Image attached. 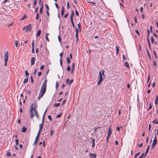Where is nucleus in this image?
Here are the masks:
<instances>
[{"label": "nucleus", "mask_w": 158, "mask_h": 158, "mask_svg": "<svg viewBox=\"0 0 158 158\" xmlns=\"http://www.w3.org/2000/svg\"><path fill=\"white\" fill-rule=\"evenodd\" d=\"M46 110L45 111L44 113L43 114V116L42 117V123L41 124H40L39 125V128L40 129H43V125L44 122V117L46 113Z\"/></svg>", "instance_id": "39448f33"}, {"label": "nucleus", "mask_w": 158, "mask_h": 158, "mask_svg": "<svg viewBox=\"0 0 158 158\" xmlns=\"http://www.w3.org/2000/svg\"><path fill=\"white\" fill-rule=\"evenodd\" d=\"M74 68H75V64L74 63H73L72 64V69H74Z\"/></svg>", "instance_id": "09e8293b"}, {"label": "nucleus", "mask_w": 158, "mask_h": 158, "mask_svg": "<svg viewBox=\"0 0 158 158\" xmlns=\"http://www.w3.org/2000/svg\"><path fill=\"white\" fill-rule=\"evenodd\" d=\"M155 104L157 105L158 104V96L157 95L156 96V100L155 101Z\"/></svg>", "instance_id": "412c9836"}, {"label": "nucleus", "mask_w": 158, "mask_h": 158, "mask_svg": "<svg viewBox=\"0 0 158 158\" xmlns=\"http://www.w3.org/2000/svg\"><path fill=\"white\" fill-rule=\"evenodd\" d=\"M67 62L68 64H69L70 63V60L68 57H67Z\"/></svg>", "instance_id": "c03bdc74"}, {"label": "nucleus", "mask_w": 158, "mask_h": 158, "mask_svg": "<svg viewBox=\"0 0 158 158\" xmlns=\"http://www.w3.org/2000/svg\"><path fill=\"white\" fill-rule=\"evenodd\" d=\"M90 156L91 158H96V155L95 154H90Z\"/></svg>", "instance_id": "4468645a"}, {"label": "nucleus", "mask_w": 158, "mask_h": 158, "mask_svg": "<svg viewBox=\"0 0 158 158\" xmlns=\"http://www.w3.org/2000/svg\"><path fill=\"white\" fill-rule=\"evenodd\" d=\"M47 82V80H45V81H44V83H43L42 85L47 86V85H46Z\"/></svg>", "instance_id": "c85d7f7f"}, {"label": "nucleus", "mask_w": 158, "mask_h": 158, "mask_svg": "<svg viewBox=\"0 0 158 158\" xmlns=\"http://www.w3.org/2000/svg\"><path fill=\"white\" fill-rule=\"evenodd\" d=\"M46 40H47L49 42V39H48V36L49 35V34H48V33H46Z\"/></svg>", "instance_id": "c756f323"}, {"label": "nucleus", "mask_w": 158, "mask_h": 158, "mask_svg": "<svg viewBox=\"0 0 158 158\" xmlns=\"http://www.w3.org/2000/svg\"><path fill=\"white\" fill-rule=\"evenodd\" d=\"M99 80L102 81V75H99Z\"/></svg>", "instance_id": "5fc2aeb1"}, {"label": "nucleus", "mask_w": 158, "mask_h": 158, "mask_svg": "<svg viewBox=\"0 0 158 158\" xmlns=\"http://www.w3.org/2000/svg\"><path fill=\"white\" fill-rule=\"evenodd\" d=\"M143 146V143H141V144H139L138 145V147H139V148H141Z\"/></svg>", "instance_id": "69168bd1"}, {"label": "nucleus", "mask_w": 158, "mask_h": 158, "mask_svg": "<svg viewBox=\"0 0 158 158\" xmlns=\"http://www.w3.org/2000/svg\"><path fill=\"white\" fill-rule=\"evenodd\" d=\"M104 70L103 69L102 70L100 71L99 72V75H102L105 76L104 74Z\"/></svg>", "instance_id": "2eb2a0df"}, {"label": "nucleus", "mask_w": 158, "mask_h": 158, "mask_svg": "<svg viewBox=\"0 0 158 158\" xmlns=\"http://www.w3.org/2000/svg\"><path fill=\"white\" fill-rule=\"evenodd\" d=\"M58 37L59 41L60 43L61 42V38L60 36V35H58Z\"/></svg>", "instance_id": "864d4df0"}, {"label": "nucleus", "mask_w": 158, "mask_h": 158, "mask_svg": "<svg viewBox=\"0 0 158 158\" xmlns=\"http://www.w3.org/2000/svg\"><path fill=\"white\" fill-rule=\"evenodd\" d=\"M157 139L156 135L155 134L154 139L153 140V143L152 145V147L151 148L152 149L154 148L155 146L157 144Z\"/></svg>", "instance_id": "423d86ee"}, {"label": "nucleus", "mask_w": 158, "mask_h": 158, "mask_svg": "<svg viewBox=\"0 0 158 158\" xmlns=\"http://www.w3.org/2000/svg\"><path fill=\"white\" fill-rule=\"evenodd\" d=\"M11 153L10 152H8L6 153V156H7L9 157L10 156Z\"/></svg>", "instance_id": "f704fd0d"}, {"label": "nucleus", "mask_w": 158, "mask_h": 158, "mask_svg": "<svg viewBox=\"0 0 158 158\" xmlns=\"http://www.w3.org/2000/svg\"><path fill=\"white\" fill-rule=\"evenodd\" d=\"M157 119H155L154 120H153L152 121V123H155L156 124H158V121H156Z\"/></svg>", "instance_id": "2f4dec72"}, {"label": "nucleus", "mask_w": 158, "mask_h": 158, "mask_svg": "<svg viewBox=\"0 0 158 158\" xmlns=\"http://www.w3.org/2000/svg\"><path fill=\"white\" fill-rule=\"evenodd\" d=\"M145 154L144 153H143L141 156L139 157V158H142L143 157H144Z\"/></svg>", "instance_id": "3c124183"}, {"label": "nucleus", "mask_w": 158, "mask_h": 158, "mask_svg": "<svg viewBox=\"0 0 158 158\" xmlns=\"http://www.w3.org/2000/svg\"><path fill=\"white\" fill-rule=\"evenodd\" d=\"M35 57H32L31 59V65H32L35 63Z\"/></svg>", "instance_id": "6e6552de"}, {"label": "nucleus", "mask_w": 158, "mask_h": 158, "mask_svg": "<svg viewBox=\"0 0 158 158\" xmlns=\"http://www.w3.org/2000/svg\"><path fill=\"white\" fill-rule=\"evenodd\" d=\"M4 56L5 60L4 65L5 66H6L7 65V63L9 57V54L8 51H6L5 52Z\"/></svg>", "instance_id": "20e7f679"}, {"label": "nucleus", "mask_w": 158, "mask_h": 158, "mask_svg": "<svg viewBox=\"0 0 158 158\" xmlns=\"http://www.w3.org/2000/svg\"><path fill=\"white\" fill-rule=\"evenodd\" d=\"M124 64H125V67L128 68V69H129V65L128 64V63L127 62H125V63H124Z\"/></svg>", "instance_id": "6ab92c4d"}, {"label": "nucleus", "mask_w": 158, "mask_h": 158, "mask_svg": "<svg viewBox=\"0 0 158 158\" xmlns=\"http://www.w3.org/2000/svg\"><path fill=\"white\" fill-rule=\"evenodd\" d=\"M64 7H63V6H62V9H61V15L62 16H63L64 15Z\"/></svg>", "instance_id": "4be33fe9"}, {"label": "nucleus", "mask_w": 158, "mask_h": 158, "mask_svg": "<svg viewBox=\"0 0 158 158\" xmlns=\"http://www.w3.org/2000/svg\"><path fill=\"white\" fill-rule=\"evenodd\" d=\"M31 82L32 83L33 82V78L32 76H31Z\"/></svg>", "instance_id": "e2e57ef3"}, {"label": "nucleus", "mask_w": 158, "mask_h": 158, "mask_svg": "<svg viewBox=\"0 0 158 158\" xmlns=\"http://www.w3.org/2000/svg\"><path fill=\"white\" fill-rule=\"evenodd\" d=\"M37 107V103L35 102H34L31 106V109L30 110V117L31 118H33L34 116L33 111H34L35 114L37 118H39V115L37 110H36Z\"/></svg>", "instance_id": "f257e3e1"}, {"label": "nucleus", "mask_w": 158, "mask_h": 158, "mask_svg": "<svg viewBox=\"0 0 158 158\" xmlns=\"http://www.w3.org/2000/svg\"><path fill=\"white\" fill-rule=\"evenodd\" d=\"M38 8H39L38 7H37L36 8V9H35V13H37Z\"/></svg>", "instance_id": "0e129e2a"}, {"label": "nucleus", "mask_w": 158, "mask_h": 158, "mask_svg": "<svg viewBox=\"0 0 158 158\" xmlns=\"http://www.w3.org/2000/svg\"><path fill=\"white\" fill-rule=\"evenodd\" d=\"M77 27H78V28H79L80 30L81 31V24L80 23H79L77 24Z\"/></svg>", "instance_id": "473e14b6"}, {"label": "nucleus", "mask_w": 158, "mask_h": 158, "mask_svg": "<svg viewBox=\"0 0 158 158\" xmlns=\"http://www.w3.org/2000/svg\"><path fill=\"white\" fill-rule=\"evenodd\" d=\"M45 7H46V8L47 9V11H48L49 10V7L48 6L47 4H45Z\"/></svg>", "instance_id": "e433bc0d"}, {"label": "nucleus", "mask_w": 158, "mask_h": 158, "mask_svg": "<svg viewBox=\"0 0 158 158\" xmlns=\"http://www.w3.org/2000/svg\"><path fill=\"white\" fill-rule=\"evenodd\" d=\"M39 18V14H37L35 17V19H38Z\"/></svg>", "instance_id": "052dcab7"}, {"label": "nucleus", "mask_w": 158, "mask_h": 158, "mask_svg": "<svg viewBox=\"0 0 158 158\" xmlns=\"http://www.w3.org/2000/svg\"><path fill=\"white\" fill-rule=\"evenodd\" d=\"M67 9H69L70 8L69 3L68 2L67 3Z\"/></svg>", "instance_id": "a18cd8bd"}, {"label": "nucleus", "mask_w": 158, "mask_h": 158, "mask_svg": "<svg viewBox=\"0 0 158 158\" xmlns=\"http://www.w3.org/2000/svg\"><path fill=\"white\" fill-rule=\"evenodd\" d=\"M151 51V52H150L151 54V55L152 56H153V54H154L156 58H157V55L156 53V52L155 51V50H154L153 51V52H152V50H150Z\"/></svg>", "instance_id": "9b49d317"}, {"label": "nucleus", "mask_w": 158, "mask_h": 158, "mask_svg": "<svg viewBox=\"0 0 158 158\" xmlns=\"http://www.w3.org/2000/svg\"><path fill=\"white\" fill-rule=\"evenodd\" d=\"M147 52L148 53V57H149V58H150V59L151 60V57L150 55V52H149L148 51V50H147Z\"/></svg>", "instance_id": "a878e982"}, {"label": "nucleus", "mask_w": 158, "mask_h": 158, "mask_svg": "<svg viewBox=\"0 0 158 158\" xmlns=\"http://www.w3.org/2000/svg\"><path fill=\"white\" fill-rule=\"evenodd\" d=\"M149 148H150V146L149 145L148 147V148H147V149H146V152H145V153L144 157H146L147 154L148 153V151H149Z\"/></svg>", "instance_id": "dca6fc26"}, {"label": "nucleus", "mask_w": 158, "mask_h": 158, "mask_svg": "<svg viewBox=\"0 0 158 158\" xmlns=\"http://www.w3.org/2000/svg\"><path fill=\"white\" fill-rule=\"evenodd\" d=\"M27 18V16H26V15H24L23 16V17L21 18V20H23L24 19Z\"/></svg>", "instance_id": "cd10ccee"}, {"label": "nucleus", "mask_w": 158, "mask_h": 158, "mask_svg": "<svg viewBox=\"0 0 158 158\" xmlns=\"http://www.w3.org/2000/svg\"><path fill=\"white\" fill-rule=\"evenodd\" d=\"M25 74L26 76H28L29 75V73H28L27 70H25Z\"/></svg>", "instance_id": "4c0bfd02"}, {"label": "nucleus", "mask_w": 158, "mask_h": 158, "mask_svg": "<svg viewBox=\"0 0 158 158\" xmlns=\"http://www.w3.org/2000/svg\"><path fill=\"white\" fill-rule=\"evenodd\" d=\"M37 2V0H34V5H33V7L35 8V6L36 5Z\"/></svg>", "instance_id": "72a5a7b5"}, {"label": "nucleus", "mask_w": 158, "mask_h": 158, "mask_svg": "<svg viewBox=\"0 0 158 158\" xmlns=\"http://www.w3.org/2000/svg\"><path fill=\"white\" fill-rule=\"evenodd\" d=\"M75 13H76V15H77V16L78 17L79 16V14L77 10H75Z\"/></svg>", "instance_id": "4d7b16f0"}, {"label": "nucleus", "mask_w": 158, "mask_h": 158, "mask_svg": "<svg viewBox=\"0 0 158 158\" xmlns=\"http://www.w3.org/2000/svg\"><path fill=\"white\" fill-rule=\"evenodd\" d=\"M40 135L38 134H37V135H36V136L35 139V142L34 143V145H36L37 144L38 142V140L39 139V137Z\"/></svg>", "instance_id": "0eeeda50"}, {"label": "nucleus", "mask_w": 158, "mask_h": 158, "mask_svg": "<svg viewBox=\"0 0 158 158\" xmlns=\"http://www.w3.org/2000/svg\"><path fill=\"white\" fill-rule=\"evenodd\" d=\"M28 77L27 78L24 79V80H23V83H24V84L28 82Z\"/></svg>", "instance_id": "b1692460"}, {"label": "nucleus", "mask_w": 158, "mask_h": 158, "mask_svg": "<svg viewBox=\"0 0 158 158\" xmlns=\"http://www.w3.org/2000/svg\"><path fill=\"white\" fill-rule=\"evenodd\" d=\"M60 103H58L55 104L54 105V106L55 107H58V106H60Z\"/></svg>", "instance_id": "37998d69"}, {"label": "nucleus", "mask_w": 158, "mask_h": 158, "mask_svg": "<svg viewBox=\"0 0 158 158\" xmlns=\"http://www.w3.org/2000/svg\"><path fill=\"white\" fill-rule=\"evenodd\" d=\"M44 65H42L40 67V69L41 70H43L44 69Z\"/></svg>", "instance_id": "bf43d9fd"}, {"label": "nucleus", "mask_w": 158, "mask_h": 158, "mask_svg": "<svg viewBox=\"0 0 158 158\" xmlns=\"http://www.w3.org/2000/svg\"><path fill=\"white\" fill-rule=\"evenodd\" d=\"M134 20H135V22L136 23H137V18H136V16L135 17Z\"/></svg>", "instance_id": "680f3d73"}, {"label": "nucleus", "mask_w": 158, "mask_h": 158, "mask_svg": "<svg viewBox=\"0 0 158 158\" xmlns=\"http://www.w3.org/2000/svg\"><path fill=\"white\" fill-rule=\"evenodd\" d=\"M74 15V12H73V11H72L71 12V15L70 16V20H73V17Z\"/></svg>", "instance_id": "f3484780"}, {"label": "nucleus", "mask_w": 158, "mask_h": 158, "mask_svg": "<svg viewBox=\"0 0 158 158\" xmlns=\"http://www.w3.org/2000/svg\"><path fill=\"white\" fill-rule=\"evenodd\" d=\"M46 87L42 85L39 94L38 96V99L40 100L42 98L45 93L46 90Z\"/></svg>", "instance_id": "f03ea898"}, {"label": "nucleus", "mask_w": 158, "mask_h": 158, "mask_svg": "<svg viewBox=\"0 0 158 158\" xmlns=\"http://www.w3.org/2000/svg\"><path fill=\"white\" fill-rule=\"evenodd\" d=\"M68 15H69L68 13H67V14H65L64 16V18H66L68 17Z\"/></svg>", "instance_id": "774afa93"}, {"label": "nucleus", "mask_w": 158, "mask_h": 158, "mask_svg": "<svg viewBox=\"0 0 158 158\" xmlns=\"http://www.w3.org/2000/svg\"><path fill=\"white\" fill-rule=\"evenodd\" d=\"M27 130V129L26 128L23 127H22V129L21 131L23 132H25Z\"/></svg>", "instance_id": "aec40b11"}, {"label": "nucleus", "mask_w": 158, "mask_h": 158, "mask_svg": "<svg viewBox=\"0 0 158 158\" xmlns=\"http://www.w3.org/2000/svg\"><path fill=\"white\" fill-rule=\"evenodd\" d=\"M42 129L39 128V131H38V132L37 134L40 135V133L42 130Z\"/></svg>", "instance_id": "603ef678"}, {"label": "nucleus", "mask_w": 158, "mask_h": 158, "mask_svg": "<svg viewBox=\"0 0 158 158\" xmlns=\"http://www.w3.org/2000/svg\"><path fill=\"white\" fill-rule=\"evenodd\" d=\"M50 131H51L50 132L51 135V136L52 137V135L53 134L54 132L53 130H51Z\"/></svg>", "instance_id": "8fccbe9b"}, {"label": "nucleus", "mask_w": 158, "mask_h": 158, "mask_svg": "<svg viewBox=\"0 0 158 158\" xmlns=\"http://www.w3.org/2000/svg\"><path fill=\"white\" fill-rule=\"evenodd\" d=\"M153 65L155 68H156L157 67V66H156L157 64H156V62L155 61L153 62Z\"/></svg>", "instance_id": "a19ab883"}, {"label": "nucleus", "mask_w": 158, "mask_h": 158, "mask_svg": "<svg viewBox=\"0 0 158 158\" xmlns=\"http://www.w3.org/2000/svg\"><path fill=\"white\" fill-rule=\"evenodd\" d=\"M71 69L69 65L68 66L67 68V70L68 71H69Z\"/></svg>", "instance_id": "13d9d810"}, {"label": "nucleus", "mask_w": 158, "mask_h": 158, "mask_svg": "<svg viewBox=\"0 0 158 158\" xmlns=\"http://www.w3.org/2000/svg\"><path fill=\"white\" fill-rule=\"evenodd\" d=\"M73 81V80H71L69 81V79H67L66 80V83L69 85H70L72 83Z\"/></svg>", "instance_id": "ddd939ff"}, {"label": "nucleus", "mask_w": 158, "mask_h": 158, "mask_svg": "<svg viewBox=\"0 0 158 158\" xmlns=\"http://www.w3.org/2000/svg\"><path fill=\"white\" fill-rule=\"evenodd\" d=\"M32 49H34V45H35V42L34 40H33L32 43Z\"/></svg>", "instance_id": "393cba45"}, {"label": "nucleus", "mask_w": 158, "mask_h": 158, "mask_svg": "<svg viewBox=\"0 0 158 158\" xmlns=\"http://www.w3.org/2000/svg\"><path fill=\"white\" fill-rule=\"evenodd\" d=\"M112 131L111 126L109 127L108 130V134L111 135Z\"/></svg>", "instance_id": "1a4fd4ad"}, {"label": "nucleus", "mask_w": 158, "mask_h": 158, "mask_svg": "<svg viewBox=\"0 0 158 158\" xmlns=\"http://www.w3.org/2000/svg\"><path fill=\"white\" fill-rule=\"evenodd\" d=\"M56 89H57L59 86V82H58V81H57L56 82Z\"/></svg>", "instance_id": "58836bf2"}, {"label": "nucleus", "mask_w": 158, "mask_h": 158, "mask_svg": "<svg viewBox=\"0 0 158 158\" xmlns=\"http://www.w3.org/2000/svg\"><path fill=\"white\" fill-rule=\"evenodd\" d=\"M48 118L50 120L52 121V118L51 115H48Z\"/></svg>", "instance_id": "338daca9"}, {"label": "nucleus", "mask_w": 158, "mask_h": 158, "mask_svg": "<svg viewBox=\"0 0 158 158\" xmlns=\"http://www.w3.org/2000/svg\"><path fill=\"white\" fill-rule=\"evenodd\" d=\"M110 135H109L108 134L107 135V137H106V142L107 143L108 142V139H109V138L110 137Z\"/></svg>", "instance_id": "c9c22d12"}, {"label": "nucleus", "mask_w": 158, "mask_h": 158, "mask_svg": "<svg viewBox=\"0 0 158 158\" xmlns=\"http://www.w3.org/2000/svg\"><path fill=\"white\" fill-rule=\"evenodd\" d=\"M15 142L16 143V146L18 145L19 144V140L18 139H15Z\"/></svg>", "instance_id": "79ce46f5"}, {"label": "nucleus", "mask_w": 158, "mask_h": 158, "mask_svg": "<svg viewBox=\"0 0 158 158\" xmlns=\"http://www.w3.org/2000/svg\"><path fill=\"white\" fill-rule=\"evenodd\" d=\"M91 139L92 142V147H94L95 146V139L93 138H92Z\"/></svg>", "instance_id": "a211bd4d"}, {"label": "nucleus", "mask_w": 158, "mask_h": 158, "mask_svg": "<svg viewBox=\"0 0 158 158\" xmlns=\"http://www.w3.org/2000/svg\"><path fill=\"white\" fill-rule=\"evenodd\" d=\"M87 2L88 3H92L93 4L95 5V4H96V3L95 2H89V1H87Z\"/></svg>", "instance_id": "6e6d98bb"}, {"label": "nucleus", "mask_w": 158, "mask_h": 158, "mask_svg": "<svg viewBox=\"0 0 158 158\" xmlns=\"http://www.w3.org/2000/svg\"><path fill=\"white\" fill-rule=\"evenodd\" d=\"M18 41L17 40H15V46L17 47L18 46Z\"/></svg>", "instance_id": "7c9ffc66"}, {"label": "nucleus", "mask_w": 158, "mask_h": 158, "mask_svg": "<svg viewBox=\"0 0 158 158\" xmlns=\"http://www.w3.org/2000/svg\"><path fill=\"white\" fill-rule=\"evenodd\" d=\"M43 4L41 6L40 8V14H41L43 11Z\"/></svg>", "instance_id": "5701e85b"}, {"label": "nucleus", "mask_w": 158, "mask_h": 158, "mask_svg": "<svg viewBox=\"0 0 158 158\" xmlns=\"http://www.w3.org/2000/svg\"><path fill=\"white\" fill-rule=\"evenodd\" d=\"M78 30L77 28L75 29L76 35L75 36L77 38V40H78Z\"/></svg>", "instance_id": "9d476101"}, {"label": "nucleus", "mask_w": 158, "mask_h": 158, "mask_svg": "<svg viewBox=\"0 0 158 158\" xmlns=\"http://www.w3.org/2000/svg\"><path fill=\"white\" fill-rule=\"evenodd\" d=\"M151 40L152 44H154V39L152 36L151 37Z\"/></svg>", "instance_id": "bb28decb"}, {"label": "nucleus", "mask_w": 158, "mask_h": 158, "mask_svg": "<svg viewBox=\"0 0 158 158\" xmlns=\"http://www.w3.org/2000/svg\"><path fill=\"white\" fill-rule=\"evenodd\" d=\"M62 114V113H61L60 114H58L57 115L56 117V118H59L61 116Z\"/></svg>", "instance_id": "de8ad7c7"}, {"label": "nucleus", "mask_w": 158, "mask_h": 158, "mask_svg": "<svg viewBox=\"0 0 158 158\" xmlns=\"http://www.w3.org/2000/svg\"><path fill=\"white\" fill-rule=\"evenodd\" d=\"M41 32V30L40 29V30H38V31L37 32V33L36 34V36L37 37H39L40 36V35Z\"/></svg>", "instance_id": "f8f14e48"}, {"label": "nucleus", "mask_w": 158, "mask_h": 158, "mask_svg": "<svg viewBox=\"0 0 158 158\" xmlns=\"http://www.w3.org/2000/svg\"><path fill=\"white\" fill-rule=\"evenodd\" d=\"M140 154V152H139L138 153H136L135 155V158H136V157L138 156L139 155V154Z\"/></svg>", "instance_id": "49530a36"}, {"label": "nucleus", "mask_w": 158, "mask_h": 158, "mask_svg": "<svg viewBox=\"0 0 158 158\" xmlns=\"http://www.w3.org/2000/svg\"><path fill=\"white\" fill-rule=\"evenodd\" d=\"M32 27V26L31 24H30L29 25H27L26 26L24 27L23 28V30H25V32H30L31 30V29Z\"/></svg>", "instance_id": "7ed1b4c3"}, {"label": "nucleus", "mask_w": 158, "mask_h": 158, "mask_svg": "<svg viewBox=\"0 0 158 158\" xmlns=\"http://www.w3.org/2000/svg\"><path fill=\"white\" fill-rule=\"evenodd\" d=\"M135 32L137 34V35H140V33L138 29H135Z\"/></svg>", "instance_id": "ea45409f"}]
</instances>
